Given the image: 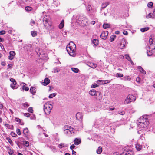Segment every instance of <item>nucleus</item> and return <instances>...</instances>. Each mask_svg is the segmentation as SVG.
<instances>
[{
    "instance_id": "31",
    "label": "nucleus",
    "mask_w": 155,
    "mask_h": 155,
    "mask_svg": "<svg viewBox=\"0 0 155 155\" xmlns=\"http://www.w3.org/2000/svg\"><path fill=\"white\" fill-rule=\"evenodd\" d=\"M110 25L107 23H104L103 25V28L104 29H106L110 27Z\"/></svg>"
},
{
    "instance_id": "46",
    "label": "nucleus",
    "mask_w": 155,
    "mask_h": 155,
    "mask_svg": "<svg viewBox=\"0 0 155 155\" xmlns=\"http://www.w3.org/2000/svg\"><path fill=\"white\" fill-rule=\"evenodd\" d=\"M16 132L19 135H20L21 134V133L20 131V129L17 128L16 130Z\"/></svg>"
},
{
    "instance_id": "64",
    "label": "nucleus",
    "mask_w": 155,
    "mask_h": 155,
    "mask_svg": "<svg viewBox=\"0 0 155 155\" xmlns=\"http://www.w3.org/2000/svg\"><path fill=\"white\" fill-rule=\"evenodd\" d=\"M95 23V22L94 21H92L91 22V23L93 25H94Z\"/></svg>"
},
{
    "instance_id": "15",
    "label": "nucleus",
    "mask_w": 155,
    "mask_h": 155,
    "mask_svg": "<svg viewBox=\"0 0 155 155\" xmlns=\"http://www.w3.org/2000/svg\"><path fill=\"white\" fill-rule=\"evenodd\" d=\"M87 65L93 68H95L97 66L96 64L91 62H88Z\"/></svg>"
},
{
    "instance_id": "51",
    "label": "nucleus",
    "mask_w": 155,
    "mask_h": 155,
    "mask_svg": "<svg viewBox=\"0 0 155 155\" xmlns=\"http://www.w3.org/2000/svg\"><path fill=\"white\" fill-rule=\"evenodd\" d=\"M125 113V112L124 111H119L118 112V114L121 115H124Z\"/></svg>"
},
{
    "instance_id": "5",
    "label": "nucleus",
    "mask_w": 155,
    "mask_h": 155,
    "mask_svg": "<svg viewBox=\"0 0 155 155\" xmlns=\"http://www.w3.org/2000/svg\"><path fill=\"white\" fill-rule=\"evenodd\" d=\"M136 99L135 97L133 94H129L125 99L124 101L125 104H127L132 101H134Z\"/></svg>"
},
{
    "instance_id": "62",
    "label": "nucleus",
    "mask_w": 155,
    "mask_h": 155,
    "mask_svg": "<svg viewBox=\"0 0 155 155\" xmlns=\"http://www.w3.org/2000/svg\"><path fill=\"white\" fill-rule=\"evenodd\" d=\"M114 109V108L113 107L111 106L110 107V109L111 110H113Z\"/></svg>"
},
{
    "instance_id": "36",
    "label": "nucleus",
    "mask_w": 155,
    "mask_h": 155,
    "mask_svg": "<svg viewBox=\"0 0 155 155\" xmlns=\"http://www.w3.org/2000/svg\"><path fill=\"white\" fill-rule=\"evenodd\" d=\"M23 2L26 4H29L31 0H22Z\"/></svg>"
},
{
    "instance_id": "13",
    "label": "nucleus",
    "mask_w": 155,
    "mask_h": 155,
    "mask_svg": "<svg viewBox=\"0 0 155 155\" xmlns=\"http://www.w3.org/2000/svg\"><path fill=\"white\" fill-rule=\"evenodd\" d=\"M50 82V80L49 79L46 78L45 79L44 81L42 82V84L44 86H46Z\"/></svg>"
},
{
    "instance_id": "58",
    "label": "nucleus",
    "mask_w": 155,
    "mask_h": 155,
    "mask_svg": "<svg viewBox=\"0 0 155 155\" xmlns=\"http://www.w3.org/2000/svg\"><path fill=\"white\" fill-rule=\"evenodd\" d=\"M97 86H98V85H97V84H94V85H92V86H91V87L92 88H95L97 87Z\"/></svg>"
},
{
    "instance_id": "50",
    "label": "nucleus",
    "mask_w": 155,
    "mask_h": 155,
    "mask_svg": "<svg viewBox=\"0 0 155 155\" xmlns=\"http://www.w3.org/2000/svg\"><path fill=\"white\" fill-rule=\"evenodd\" d=\"M64 144L63 143H61L58 145V147L59 148L61 149L62 147H64Z\"/></svg>"
},
{
    "instance_id": "30",
    "label": "nucleus",
    "mask_w": 155,
    "mask_h": 155,
    "mask_svg": "<svg viewBox=\"0 0 155 155\" xmlns=\"http://www.w3.org/2000/svg\"><path fill=\"white\" fill-rule=\"evenodd\" d=\"M28 132V130L27 128H25L23 130V133L25 135H26Z\"/></svg>"
},
{
    "instance_id": "27",
    "label": "nucleus",
    "mask_w": 155,
    "mask_h": 155,
    "mask_svg": "<svg viewBox=\"0 0 155 155\" xmlns=\"http://www.w3.org/2000/svg\"><path fill=\"white\" fill-rule=\"evenodd\" d=\"M98 41L97 39H94L93 40L92 43L95 46H97L98 44Z\"/></svg>"
},
{
    "instance_id": "59",
    "label": "nucleus",
    "mask_w": 155,
    "mask_h": 155,
    "mask_svg": "<svg viewBox=\"0 0 155 155\" xmlns=\"http://www.w3.org/2000/svg\"><path fill=\"white\" fill-rule=\"evenodd\" d=\"M123 33L125 35H127L128 34L127 31L125 30L123 31Z\"/></svg>"
},
{
    "instance_id": "60",
    "label": "nucleus",
    "mask_w": 155,
    "mask_h": 155,
    "mask_svg": "<svg viewBox=\"0 0 155 155\" xmlns=\"http://www.w3.org/2000/svg\"><path fill=\"white\" fill-rule=\"evenodd\" d=\"M75 147V146L74 144H72L70 147V149L73 150Z\"/></svg>"
},
{
    "instance_id": "42",
    "label": "nucleus",
    "mask_w": 155,
    "mask_h": 155,
    "mask_svg": "<svg viewBox=\"0 0 155 155\" xmlns=\"http://www.w3.org/2000/svg\"><path fill=\"white\" fill-rule=\"evenodd\" d=\"M124 80H130V78L129 76H126L124 77Z\"/></svg>"
},
{
    "instance_id": "26",
    "label": "nucleus",
    "mask_w": 155,
    "mask_h": 155,
    "mask_svg": "<svg viewBox=\"0 0 155 155\" xmlns=\"http://www.w3.org/2000/svg\"><path fill=\"white\" fill-rule=\"evenodd\" d=\"M116 37V36L114 35H112L110 38V41L111 42L113 41L114 40Z\"/></svg>"
},
{
    "instance_id": "18",
    "label": "nucleus",
    "mask_w": 155,
    "mask_h": 155,
    "mask_svg": "<svg viewBox=\"0 0 155 155\" xmlns=\"http://www.w3.org/2000/svg\"><path fill=\"white\" fill-rule=\"evenodd\" d=\"M74 144L76 145H79L81 143V140L80 139L76 138L74 141Z\"/></svg>"
},
{
    "instance_id": "38",
    "label": "nucleus",
    "mask_w": 155,
    "mask_h": 155,
    "mask_svg": "<svg viewBox=\"0 0 155 155\" xmlns=\"http://www.w3.org/2000/svg\"><path fill=\"white\" fill-rule=\"evenodd\" d=\"M125 57L127 60L128 61H131V58L129 56V55L127 54H126L125 55Z\"/></svg>"
},
{
    "instance_id": "19",
    "label": "nucleus",
    "mask_w": 155,
    "mask_h": 155,
    "mask_svg": "<svg viewBox=\"0 0 155 155\" xmlns=\"http://www.w3.org/2000/svg\"><path fill=\"white\" fill-rule=\"evenodd\" d=\"M5 126L9 129L13 130L14 128L13 126L12 125H9L7 124H5Z\"/></svg>"
},
{
    "instance_id": "43",
    "label": "nucleus",
    "mask_w": 155,
    "mask_h": 155,
    "mask_svg": "<svg viewBox=\"0 0 155 155\" xmlns=\"http://www.w3.org/2000/svg\"><path fill=\"white\" fill-rule=\"evenodd\" d=\"M152 15H153V14L152 13H150L147 16V18H153V17H152Z\"/></svg>"
},
{
    "instance_id": "12",
    "label": "nucleus",
    "mask_w": 155,
    "mask_h": 155,
    "mask_svg": "<svg viewBox=\"0 0 155 155\" xmlns=\"http://www.w3.org/2000/svg\"><path fill=\"white\" fill-rule=\"evenodd\" d=\"M10 55L8 56V59L12 60L14 58V56L15 55V53L13 51H11L9 52Z\"/></svg>"
},
{
    "instance_id": "54",
    "label": "nucleus",
    "mask_w": 155,
    "mask_h": 155,
    "mask_svg": "<svg viewBox=\"0 0 155 155\" xmlns=\"http://www.w3.org/2000/svg\"><path fill=\"white\" fill-rule=\"evenodd\" d=\"M35 22L34 21L31 20V21L30 23V24L31 26H33L35 24Z\"/></svg>"
},
{
    "instance_id": "1",
    "label": "nucleus",
    "mask_w": 155,
    "mask_h": 155,
    "mask_svg": "<svg viewBox=\"0 0 155 155\" xmlns=\"http://www.w3.org/2000/svg\"><path fill=\"white\" fill-rule=\"evenodd\" d=\"M76 45L73 42H70L66 47V50L70 56L75 57L76 55Z\"/></svg>"
},
{
    "instance_id": "8",
    "label": "nucleus",
    "mask_w": 155,
    "mask_h": 155,
    "mask_svg": "<svg viewBox=\"0 0 155 155\" xmlns=\"http://www.w3.org/2000/svg\"><path fill=\"white\" fill-rule=\"evenodd\" d=\"M44 13H45V12H42L43 15L41 16V18L42 19L43 23L50 21L49 16L48 15H44Z\"/></svg>"
},
{
    "instance_id": "39",
    "label": "nucleus",
    "mask_w": 155,
    "mask_h": 155,
    "mask_svg": "<svg viewBox=\"0 0 155 155\" xmlns=\"http://www.w3.org/2000/svg\"><path fill=\"white\" fill-rule=\"evenodd\" d=\"M56 94L55 93L51 94L48 97L49 98H52L55 96Z\"/></svg>"
},
{
    "instance_id": "32",
    "label": "nucleus",
    "mask_w": 155,
    "mask_h": 155,
    "mask_svg": "<svg viewBox=\"0 0 155 155\" xmlns=\"http://www.w3.org/2000/svg\"><path fill=\"white\" fill-rule=\"evenodd\" d=\"M64 26V22L63 20L62 21L60 24L59 25V27L60 29H62Z\"/></svg>"
},
{
    "instance_id": "11",
    "label": "nucleus",
    "mask_w": 155,
    "mask_h": 155,
    "mask_svg": "<svg viewBox=\"0 0 155 155\" xmlns=\"http://www.w3.org/2000/svg\"><path fill=\"white\" fill-rule=\"evenodd\" d=\"M134 153L131 150L124 151L120 155H134Z\"/></svg>"
},
{
    "instance_id": "21",
    "label": "nucleus",
    "mask_w": 155,
    "mask_h": 155,
    "mask_svg": "<svg viewBox=\"0 0 155 155\" xmlns=\"http://www.w3.org/2000/svg\"><path fill=\"white\" fill-rule=\"evenodd\" d=\"M135 147L137 151H140L141 149L142 145L137 143Z\"/></svg>"
},
{
    "instance_id": "33",
    "label": "nucleus",
    "mask_w": 155,
    "mask_h": 155,
    "mask_svg": "<svg viewBox=\"0 0 155 155\" xmlns=\"http://www.w3.org/2000/svg\"><path fill=\"white\" fill-rule=\"evenodd\" d=\"M16 84H15V83H12L10 84V86L13 89H15L17 88V87L16 86Z\"/></svg>"
},
{
    "instance_id": "49",
    "label": "nucleus",
    "mask_w": 155,
    "mask_h": 155,
    "mask_svg": "<svg viewBox=\"0 0 155 155\" xmlns=\"http://www.w3.org/2000/svg\"><path fill=\"white\" fill-rule=\"evenodd\" d=\"M10 81L12 82V83H15V84H16V82L15 80L13 78H11L10 79Z\"/></svg>"
},
{
    "instance_id": "55",
    "label": "nucleus",
    "mask_w": 155,
    "mask_h": 155,
    "mask_svg": "<svg viewBox=\"0 0 155 155\" xmlns=\"http://www.w3.org/2000/svg\"><path fill=\"white\" fill-rule=\"evenodd\" d=\"M30 114L28 113H25L24 114V116H25L26 117H30Z\"/></svg>"
},
{
    "instance_id": "17",
    "label": "nucleus",
    "mask_w": 155,
    "mask_h": 155,
    "mask_svg": "<svg viewBox=\"0 0 155 155\" xmlns=\"http://www.w3.org/2000/svg\"><path fill=\"white\" fill-rule=\"evenodd\" d=\"M96 91L94 89H92L90 90L89 92V94L92 96L96 95Z\"/></svg>"
},
{
    "instance_id": "14",
    "label": "nucleus",
    "mask_w": 155,
    "mask_h": 155,
    "mask_svg": "<svg viewBox=\"0 0 155 155\" xmlns=\"http://www.w3.org/2000/svg\"><path fill=\"white\" fill-rule=\"evenodd\" d=\"M76 117L77 119L79 120H81L82 118V114L80 113H78L76 114Z\"/></svg>"
},
{
    "instance_id": "7",
    "label": "nucleus",
    "mask_w": 155,
    "mask_h": 155,
    "mask_svg": "<svg viewBox=\"0 0 155 155\" xmlns=\"http://www.w3.org/2000/svg\"><path fill=\"white\" fill-rule=\"evenodd\" d=\"M43 24L44 27L47 30H51L54 28V27L51 21L45 22Z\"/></svg>"
},
{
    "instance_id": "57",
    "label": "nucleus",
    "mask_w": 155,
    "mask_h": 155,
    "mask_svg": "<svg viewBox=\"0 0 155 155\" xmlns=\"http://www.w3.org/2000/svg\"><path fill=\"white\" fill-rule=\"evenodd\" d=\"M15 120L17 122H20V123H21V120L18 118H16L15 119Z\"/></svg>"
},
{
    "instance_id": "34",
    "label": "nucleus",
    "mask_w": 155,
    "mask_h": 155,
    "mask_svg": "<svg viewBox=\"0 0 155 155\" xmlns=\"http://www.w3.org/2000/svg\"><path fill=\"white\" fill-rule=\"evenodd\" d=\"M25 9L26 11L28 12L31 11L32 9V8L30 6H26L25 8Z\"/></svg>"
},
{
    "instance_id": "20",
    "label": "nucleus",
    "mask_w": 155,
    "mask_h": 155,
    "mask_svg": "<svg viewBox=\"0 0 155 155\" xmlns=\"http://www.w3.org/2000/svg\"><path fill=\"white\" fill-rule=\"evenodd\" d=\"M109 4V3L108 2H106L102 3L101 6V9H102L105 8Z\"/></svg>"
},
{
    "instance_id": "53",
    "label": "nucleus",
    "mask_w": 155,
    "mask_h": 155,
    "mask_svg": "<svg viewBox=\"0 0 155 155\" xmlns=\"http://www.w3.org/2000/svg\"><path fill=\"white\" fill-rule=\"evenodd\" d=\"M91 5H88L87 7V9L88 11H90L91 10Z\"/></svg>"
},
{
    "instance_id": "35",
    "label": "nucleus",
    "mask_w": 155,
    "mask_h": 155,
    "mask_svg": "<svg viewBox=\"0 0 155 155\" xmlns=\"http://www.w3.org/2000/svg\"><path fill=\"white\" fill-rule=\"evenodd\" d=\"M100 81V82L101 81L102 82V84H104L108 83H110V81H109V80H105V81L101 80V81Z\"/></svg>"
},
{
    "instance_id": "37",
    "label": "nucleus",
    "mask_w": 155,
    "mask_h": 155,
    "mask_svg": "<svg viewBox=\"0 0 155 155\" xmlns=\"http://www.w3.org/2000/svg\"><path fill=\"white\" fill-rule=\"evenodd\" d=\"M22 105L24 107L27 108L29 106V104L27 102H25L22 104Z\"/></svg>"
},
{
    "instance_id": "29",
    "label": "nucleus",
    "mask_w": 155,
    "mask_h": 155,
    "mask_svg": "<svg viewBox=\"0 0 155 155\" xmlns=\"http://www.w3.org/2000/svg\"><path fill=\"white\" fill-rule=\"evenodd\" d=\"M71 69L72 71L75 73H78L79 71V69L77 68H72Z\"/></svg>"
},
{
    "instance_id": "45",
    "label": "nucleus",
    "mask_w": 155,
    "mask_h": 155,
    "mask_svg": "<svg viewBox=\"0 0 155 155\" xmlns=\"http://www.w3.org/2000/svg\"><path fill=\"white\" fill-rule=\"evenodd\" d=\"M28 111L31 113H33V110L32 109V107H30L28 109Z\"/></svg>"
},
{
    "instance_id": "56",
    "label": "nucleus",
    "mask_w": 155,
    "mask_h": 155,
    "mask_svg": "<svg viewBox=\"0 0 155 155\" xmlns=\"http://www.w3.org/2000/svg\"><path fill=\"white\" fill-rule=\"evenodd\" d=\"M5 33V31L4 30H2L0 31V35H3Z\"/></svg>"
},
{
    "instance_id": "10",
    "label": "nucleus",
    "mask_w": 155,
    "mask_h": 155,
    "mask_svg": "<svg viewBox=\"0 0 155 155\" xmlns=\"http://www.w3.org/2000/svg\"><path fill=\"white\" fill-rule=\"evenodd\" d=\"M126 45V40L124 38H123L120 41V48L121 49L124 48Z\"/></svg>"
},
{
    "instance_id": "3",
    "label": "nucleus",
    "mask_w": 155,
    "mask_h": 155,
    "mask_svg": "<svg viewBox=\"0 0 155 155\" xmlns=\"http://www.w3.org/2000/svg\"><path fill=\"white\" fill-rule=\"evenodd\" d=\"M153 40L150 39L149 42L150 44V46H148L149 48V50H147V54L148 56H150L152 54L155 53V43L152 42L150 43V42H152Z\"/></svg>"
},
{
    "instance_id": "2",
    "label": "nucleus",
    "mask_w": 155,
    "mask_h": 155,
    "mask_svg": "<svg viewBox=\"0 0 155 155\" xmlns=\"http://www.w3.org/2000/svg\"><path fill=\"white\" fill-rule=\"evenodd\" d=\"M138 126L139 127L145 128L149 124V120L146 116H142L138 120Z\"/></svg>"
},
{
    "instance_id": "63",
    "label": "nucleus",
    "mask_w": 155,
    "mask_h": 155,
    "mask_svg": "<svg viewBox=\"0 0 155 155\" xmlns=\"http://www.w3.org/2000/svg\"><path fill=\"white\" fill-rule=\"evenodd\" d=\"M72 155H75L76 153L75 151H74V150H72Z\"/></svg>"
},
{
    "instance_id": "6",
    "label": "nucleus",
    "mask_w": 155,
    "mask_h": 155,
    "mask_svg": "<svg viewBox=\"0 0 155 155\" xmlns=\"http://www.w3.org/2000/svg\"><path fill=\"white\" fill-rule=\"evenodd\" d=\"M65 133L66 134L71 135L74 133V128L70 126L67 125L64 127Z\"/></svg>"
},
{
    "instance_id": "41",
    "label": "nucleus",
    "mask_w": 155,
    "mask_h": 155,
    "mask_svg": "<svg viewBox=\"0 0 155 155\" xmlns=\"http://www.w3.org/2000/svg\"><path fill=\"white\" fill-rule=\"evenodd\" d=\"M6 139L8 141V142L10 144L12 145L13 143L12 141L9 137H7L6 138Z\"/></svg>"
},
{
    "instance_id": "44",
    "label": "nucleus",
    "mask_w": 155,
    "mask_h": 155,
    "mask_svg": "<svg viewBox=\"0 0 155 155\" xmlns=\"http://www.w3.org/2000/svg\"><path fill=\"white\" fill-rule=\"evenodd\" d=\"M24 144L26 147H28L29 145V143L28 142L26 141H24Z\"/></svg>"
},
{
    "instance_id": "9",
    "label": "nucleus",
    "mask_w": 155,
    "mask_h": 155,
    "mask_svg": "<svg viewBox=\"0 0 155 155\" xmlns=\"http://www.w3.org/2000/svg\"><path fill=\"white\" fill-rule=\"evenodd\" d=\"M108 34L107 31H105L103 32L100 35V37L103 39L105 40L107 38Z\"/></svg>"
},
{
    "instance_id": "48",
    "label": "nucleus",
    "mask_w": 155,
    "mask_h": 155,
    "mask_svg": "<svg viewBox=\"0 0 155 155\" xmlns=\"http://www.w3.org/2000/svg\"><path fill=\"white\" fill-rule=\"evenodd\" d=\"M153 5V3L152 2H150L147 4V6L149 8H151Z\"/></svg>"
},
{
    "instance_id": "24",
    "label": "nucleus",
    "mask_w": 155,
    "mask_h": 155,
    "mask_svg": "<svg viewBox=\"0 0 155 155\" xmlns=\"http://www.w3.org/2000/svg\"><path fill=\"white\" fill-rule=\"evenodd\" d=\"M31 34L33 37H35L37 35V32L36 31H33L31 32Z\"/></svg>"
},
{
    "instance_id": "23",
    "label": "nucleus",
    "mask_w": 155,
    "mask_h": 155,
    "mask_svg": "<svg viewBox=\"0 0 155 155\" xmlns=\"http://www.w3.org/2000/svg\"><path fill=\"white\" fill-rule=\"evenodd\" d=\"M35 89V88L32 87L30 89V91L32 94H34L35 93H36Z\"/></svg>"
},
{
    "instance_id": "40",
    "label": "nucleus",
    "mask_w": 155,
    "mask_h": 155,
    "mask_svg": "<svg viewBox=\"0 0 155 155\" xmlns=\"http://www.w3.org/2000/svg\"><path fill=\"white\" fill-rule=\"evenodd\" d=\"M116 77L117 78H121L123 77V75L122 74H119L118 73H117L116 74Z\"/></svg>"
},
{
    "instance_id": "61",
    "label": "nucleus",
    "mask_w": 155,
    "mask_h": 155,
    "mask_svg": "<svg viewBox=\"0 0 155 155\" xmlns=\"http://www.w3.org/2000/svg\"><path fill=\"white\" fill-rule=\"evenodd\" d=\"M140 78L138 77L136 78V81L138 82H140Z\"/></svg>"
},
{
    "instance_id": "28",
    "label": "nucleus",
    "mask_w": 155,
    "mask_h": 155,
    "mask_svg": "<svg viewBox=\"0 0 155 155\" xmlns=\"http://www.w3.org/2000/svg\"><path fill=\"white\" fill-rule=\"evenodd\" d=\"M23 85L22 86V89L26 91H28L29 90V88L28 87H25V85H26L25 83H23Z\"/></svg>"
},
{
    "instance_id": "4",
    "label": "nucleus",
    "mask_w": 155,
    "mask_h": 155,
    "mask_svg": "<svg viewBox=\"0 0 155 155\" xmlns=\"http://www.w3.org/2000/svg\"><path fill=\"white\" fill-rule=\"evenodd\" d=\"M53 108L52 105L48 103L45 104L44 106V110L46 114H49Z\"/></svg>"
},
{
    "instance_id": "22",
    "label": "nucleus",
    "mask_w": 155,
    "mask_h": 155,
    "mask_svg": "<svg viewBox=\"0 0 155 155\" xmlns=\"http://www.w3.org/2000/svg\"><path fill=\"white\" fill-rule=\"evenodd\" d=\"M102 147H99L98 149L97 150L96 152L98 154H100L102 152Z\"/></svg>"
},
{
    "instance_id": "16",
    "label": "nucleus",
    "mask_w": 155,
    "mask_h": 155,
    "mask_svg": "<svg viewBox=\"0 0 155 155\" xmlns=\"http://www.w3.org/2000/svg\"><path fill=\"white\" fill-rule=\"evenodd\" d=\"M137 68L138 69L140 72L144 74H146V71L141 66H139L137 67Z\"/></svg>"
},
{
    "instance_id": "25",
    "label": "nucleus",
    "mask_w": 155,
    "mask_h": 155,
    "mask_svg": "<svg viewBox=\"0 0 155 155\" xmlns=\"http://www.w3.org/2000/svg\"><path fill=\"white\" fill-rule=\"evenodd\" d=\"M149 29V28L148 27H146L140 29V31L142 32H145L148 30Z\"/></svg>"
},
{
    "instance_id": "52",
    "label": "nucleus",
    "mask_w": 155,
    "mask_h": 155,
    "mask_svg": "<svg viewBox=\"0 0 155 155\" xmlns=\"http://www.w3.org/2000/svg\"><path fill=\"white\" fill-rule=\"evenodd\" d=\"M11 135L13 137H16L17 136V135L14 132H11Z\"/></svg>"
},
{
    "instance_id": "47",
    "label": "nucleus",
    "mask_w": 155,
    "mask_h": 155,
    "mask_svg": "<svg viewBox=\"0 0 155 155\" xmlns=\"http://www.w3.org/2000/svg\"><path fill=\"white\" fill-rule=\"evenodd\" d=\"M59 71V70L57 68H54L53 69L52 72L55 73L56 72H58Z\"/></svg>"
}]
</instances>
